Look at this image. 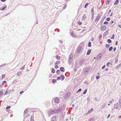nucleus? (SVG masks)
Wrapping results in <instances>:
<instances>
[{"instance_id":"obj_1","label":"nucleus","mask_w":121,"mask_h":121,"mask_svg":"<svg viewBox=\"0 0 121 121\" xmlns=\"http://www.w3.org/2000/svg\"><path fill=\"white\" fill-rule=\"evenodd\" d=\"M73 54L72 53H71L69 55L68 58V62L69 64H71L73 61Z\"/></svg>"},{"instance_id":"obj_2","label":"nucleus","mask_w":121,"mask_h":121,"mask_svg":"<svg viewBox=\"0 0 121 121\" xmlns=\"http://www.w3.org/2000/svg\"><path fill=\"white\" fill-rule=\"evenodd\" d=\"M59 99L57 97L55 98L54 99V102H53V101L52 100V105H53V107L54 108L56 107L55 106V105H54V104H55L56 103H59Z\"/></svg>"},{"instance_id":"obj_3","label":"nucleus","mask_w":121,"mask_h":121,"mask_svg":"<svg viewBox=\"0 0 121 121\" xmlns=\"http://www.w3.org/2000/svg\"><path fill=\"white\" fill-rule=\"evenodd\" d=\"M71 95L70 92H68L66 93V94L64 95V97L65 99H66L69 98Z\"/></svg>"},{"instance_id":"obj_4","label":"nucleus","mask_w":121,"mask_h":121,"mask_svg":"<svg viewBox=\"0 0 121 121\" xmlns=\"http://www.w3.org/2000/svg\"><path fill=\"white\" fill-rule=\"evenodd\" d=\"M82 49V46H79L77 49V52L78 53H79L81 51Z\"/></svg>"},{"instance_id":"obj_5","label":"nucleus","mask_w":121,"mask_h":121,"mask_svg":"<svg viewBox=\"0 0 121 121\" xmlns=\"http://www.w3.org/2000/svg\"><path fill=\"white\" fill-rule=\"evenodd\" d=\"M100 18V14H98V16L96 17L95 19V22L97 23Z\"/></svg>"},{"instance_id":"obj_6","label":"nucleus","mask_w":121,"mask_h":121,"mask_svg":"<svg viewBox=\"0 0 121 121\" xmlns=\"http://www.w3.org/2000/svg\"><path fill=\"white\" fill-rule=\"evenodd\" d=\"M48 113V115L50 116H51L52 114L56 113H55L54 109V110L49 111Z\"/></svg>"},{"instance_id":"obj_7","label":"nucleus","mask_w":121,"mask_h":121,"mask_svg":"<svg viewBox=\"0 0 121 121\" xmlns=\"http://www.w3.org/2000/svg\"><path fill=\"white\" fill-rule=\"evenodd\" d=\"M65 76L64 75L62 74L60 76H59L57 78V80H60V79L61 78L62 80H63L65 78Z\"/></svg>"},{"instance_id":"obj_8","label":"nucleus","mask_w":121,"mask_h":121,"mask_svg":"<svg viewBox=\"0 0 121 121\" xmlns=\"http://www.w3.org/2000/svg\"><path fill=\"white\" fill-rule=\"evenodd\" d=\"M114 108L116 109H118L119 110L120 109L119 108V105L118 102H117L114 104Z\"/></svg>"},{"instance_id":"obj_9","label":"nucleus","mask_w":121,"mask_h":121,"mask_svg":"<svg viewBox=\"0 0 121 121\" xmlns=\"http://www.w3.org/2000/svg\"><path fill=\"white\" fill-rule=\"evenodd\" d=\"M66 107V105L65 104H62L61 106L60 107L61 110L62 111L64 110Z\"/></svg>"},{"instance_id":"obj_10","label":"nucleus","mask_w":121,"mask_h":121,"mask_svg":"<svg viewBox=\"0 0 121 121\" xmlns=\"http://www.w3.org/2000/svg\"><path fill=\"white\" fill-rule=\"evenodd\" d=\"M106 27L105 26H102L101 27L100 30L101 31H104L106 29Z\"/></svg>"},{"instance_id":"obj_11","label":"nucleus","mask_w":121,"mask_h":121,"mask_svg":"<svg viewBox=\"0 0 121 121\" xmlns=\"http://www.w3.org/2000/svg\"><path fill=\"white\" fill-rule=\"evenodd\" d=\"M55 113H58L60 111H62L61 110L60 108L59 107L58 108L56 109H55Z\"/></svg>"},{"instance_id":"obj_12","label":"nucleus","mask_w":121,"mask_h":121,"mask_svg":"<svg viewBox=\"0 0 121 121\" xmlns=\"http://www.w3.org/2000/svg\"><path fill=\"white\" fill-rule=\"evenodd\" d=\"M56 116H52L51 119V121H57V120H56Z\"/></svg>"},{"instance_id":"obj_13","label":"nucleus","mask_w":121,"mask_h":121,"mask_svg":"<svg viewBox=\"0 0 121 121\" xmlns=\"http://www.w3.org/2000/svg\"><path fill=\"white\" fill-rule=\"evenodd\" d=\"M85 61V60L84 59H81L80 61H79V64L80 65L82 66V64L84 63Z\"/></svg>"},{"instance_id":"obj_14","label":"nucleus","mask_w":121,"mask_h":121,"mask_svg":"<svg viewBox=\"0 0 121 121\" xmlns=\"http://www.w3.org/2000/svg\"><path fill=\"white\" fill-rule=\"evenodd\" d=\"M91 15H94V9L93 7L91 8Z\"/></svg>"},{"instance_id":"obj_15","label":"nucleus","mask_w":121,"mask_h":121,"mask_svg":"<svg viewBox=\"0 0 121 121\" xmlns=\"http://www.w3.org/2000/svg\"><path fill=\"white\" fill-rule=\"evenodd\" d=\"M89 70V68H88L85 69L84 72V73H87Z\"/></svg>"},{"instance_id":"obj_16","label":"nucleus","mask_w":121,"mask_h":121,"mask_svg":"<svg viewBox=\"0 0 121 121\" xmlns=\"http://www.w3.org/2000/svg\"><path fill=\"white\" fill-rule=\"evenodd\" d=\"M70 34L73 37H76L75 35L73 32H71Z\"/></svg>"},{"instance_id":"obj_17","label":"nucleus","mask_w":121,"mask_h":121,"mask_svg":"<svg viewBox=\"0 0 121 121\" xmlns=\"http://www.w3.org/2000/svg\"><path fill=\"white\" fill-rule=\"evenodd\" d=\"M60 70L62 72H64L65 71L64 68L63 67H61L60 68Z\"/></svg>"},{"instance_id":"obj_18","label":"nucleus","mask_w":121,"mask_h":121,"mask_svg":"<svg viewBox=\"0 0 121 121\" xmlns=\"http://www.w3.org/2000/svg\"><path fill=\"white\" fill-rule=\"evenodd\" d=\"M108 31L107 30L103 34V36H106L108 35Z\"/></svg>"},{"instance_id":"obj_19","label":"nucleus","mask_w":121,"mask_h":121,"mask_svg":"<svg viewBox=\"0 0 121 121\" xmlns=\"http://www.w3.org/2000/svg\"><path fill=\"white\" fill-rule=\"evenodd\" d=\"M93 110V108H92L91 109L89 110L88 112H87V114L91 113L92 112Z\"/></svg>"},{"instance_id":"obj_20","label":"nucleus","mask_w":121,"mask_h":121,"mask_svg":"<svg viewBox=\"0 0 121 121\" xmlns=\"http://www.w3.org/2000/svg\"><path fill=\"white\" fill-rule=\"evenodd\" d=\"M106 105V103H103L102 105V107H101V109H102L104 108L105 107Z\"/></svg>"},{"instance_id":"obj_21","label":"nucleus","mask_w":121,"mask_h":121,"mask_svg":"<svg viewBox=\"0 0 121 121\" xmlns=\"http://www.w3.org/2000/svg\"><path fill=\"white\" fill-rule=\"evenodd\" d=\"M91 52V49H89L87 51L86 54L87 55H89L90 54Z\"/></svg>"},{"instance_id":"obj_22","label":"nucleus","mask_w":121,"mask_h":121,"mask_svg":"<svg viewBox=\"0 0 121 121\" xmlns=\"http://www.w3.org/2000/svg\"><path fill=\"white\" fill-rule=\"evenodd\" d=\"M7 8L6 5H5L4 6V7L2 8V9L1 8L0 9L2 11H4L5 10V8Z\"/></svg>"},{"instance_id":"obj_23","label":"nucleus","mask_w":121,"mask_h":121,"mask_svg":"<svg viewBox=\"0 0 121 121\" xmlns=\"http://www.w3.org/2000/svg\"><path fill=\"white\" fill-rule=\"evenodd\" d=\"M28 111V109H26L24 111V114H26L27 112Z\"/></svg>"},{"instance_id":"obj_24","label":"nucleus","mask_w":121,"mask_h":121,"mask_svg":"<svg viewBox=\"0 0 121 121\" xmlns=\"http://www.w3.org/2000/svg\"><path fill=\"white\" fill-rule=\"evenodd\" d=\"M119 0H116L114 3V4L115 5H116L118 3Z\"/></svg>"},{"instance_id":"obj_25","label":"nucleus","mask_w":121,"mask_h":121,"mask_svg":"<svg viewBox=\"0 0 121 121\" xmlns=\"http://www.w3.org/2000/svg\"><path fill=\"white\" fill-rule=\"evenodd\" d=\"M110 0H106V4H109L110 2Z\"/></svg>"},{"instance_id":"obj_26","label":"nucleus","mask_w":121,"mask_h":121,"mask_svg":"<svg viewBox=\"0 0 121 121\" xmlns=\"http://www.w3.org/2000/svg\"><path fill=\"white\" fill-rule=\"evenodd\" d=\"M105 17H104V16H103V17H102V20H101V22H100V23H102L103 22V20H104L105 19Z\"/></svg>"},{"instance_id":"obj_27","label":"nucleus","mask_w":121,"mask_h":121,"mask_svg":"<svg viewBox=\"0 0 121 121\" xmlns=\"http://www.w3.org/2000/svg\"><path fill=\"white\" fill-rule=\"evenodd\" d=\"M3 91H0V98L2 96L3 94Z\"/></svg>"},{"instance_id":"obj_28","label":"nucleus","mask_w":121,"mask_h":121,"mask_svg":"<svg viewBox=\"0 0 121 121\" xmlns=\"http://www.w3.org/2000/svg\"><path fill=\"white\" fill-rule=\"evenodd\" d=\"M101 56H99V55H98L96 57V59L97 60L101 58Z\"/></svg>"},{"instance_id":"obj_29","label":"nucleus","mask_w":121,"mask_h":121,"mask_svg":"<svg viewBox=\"0 0 121 121\" xmlns=\"http://www.w3.org/2000/svg\"><path fill=\"white\" fill-rule=\"evenodd\" d=\"M9 90L8 89H7V90H6L5 92V94H4V95H6L8 93H9L10 91L9 92Z\"/></svg>"},{"instance_id":"obj_30","label":"nucleus","mask_w":121,"mask_h":121,"mask_svg":"<svg viewBox=\"0 0 121 121\" xmlns=\"http://www.w3.org/2000/svg\"><path fill=\"white\" fill-rule=\"evenodd\" d=\"M61 118L63 119L65 117V114L62 113L61 114Z\"/></svg>"},{"instance_id":"obj_31","label":"nucleus","mask_w":121,"mask_h":121,"mask_svg":"<svg viewBox=\"0 0 121 121\" xmlns=\"http://www.w3.org/2000/svg\"><path fill=\"white\" fill-rule=\"evenodd\" d=\"M56 82V80L55 79H53L52 80V82L53 83Z\"/></svg>"},{"instance_id":"obj_32","label":"nucleus","mask_w":121,"mask_h":121,"mask_svg":"<svg viewBox=\"0 0 121 121\" xmlns=\"http://www.w3.org/2000/svg\"><path fill=\"white\" fill-rule=\"evenodd\" d=\"M107 42L108 43H111L112 41L110 39H109L107 40Z\"/></svg>"},{"instance_id":"obj_33","label":"nucleus","mask_w":121,"mask_h":121,"mask_svg":"<svg viewBox=\"0 0 121 121\" xmlns=\"http://www.w3.org/2000/svg\"><path fill=\"white\" fill-rule=\"evenodd\" d=\"M89 4V3H86L84 6V8H86Z\"/></svg>"},{"instance_id":"obj_34","label":"nucleus","mask_w":121,"mask_h":121,"mask_svg":"<svg viewBox=\"0 0 121 121\" xmlns=\"http://www.w3.org/2000/svg\"><path fill=\"white\" fill-rule=\"evenodd\" d=\"M94 118H91L88 120V121H94Z\"/></svg>"},{"instance_id":"obj_35","label":"nucleus","mask_w":121,"mask_h":121,"mask_svg":"<svg viewBox=\"0 0 121 121\" xmlns=\"http://www.w3.org/2000/svg\"><path fill=\"white\" fill-rule=\"evenodd\" d=\"M91 43L90 41H89L88 44V46L89 47H90L91 46Z\"/></svg>"},{"instance_id":"obj_36","label":"nucleus","mask_w":121,"mask_h":121,"mask_svg":"<svg viewBox=\"0 0 121 121\" xmlns=\"http://www.w3.org/2000/svg\"><path fill=\"white\" fill-rule=\"evenodd\" d=\"M86 18V16L85 14H84L82 18V19L85 20Z\"/></svg>"},{"instance_id":"obj_37","label":"nucleus","mask_w":121,"mask_h":121,"mask_svg":"<svg viewBox=\"0 0 121 121\" xmlns=\"http://www.w3.org/2000/svg\"><path fill=\"white\" fill-rule=\"evenodd\" d=\"M102 35L101 34H100L99 35V40H100V39H101L102 38Z\"/></svg>"},{"instance_id":"obj_38","label":"nucleus","mask_w":121,"mask_h":121,"mask_svg":"<svg viewBox=\"0 0 121 121\" xmlns=\"http://www.w3.org/2000/svg\"><path fill=\"white\" fill-rule=\"evenodd\" d=\"M18 82V81L17 80H14L13 82V84H15L17 82Z\"/></svg>"},{"instance_id":"obj_39","label":"nucleus","mask_w":121,"mask_h":121,"mask_svg":"<svg viewBox=\"0 0 121 121\" xmlns=\"http://www.w3.org/2000/svg\"><path fill=\"white\" fill-rule=\"evenodd\" d=\"M94 99L95 101H99V100L97 99V97H95Z\"/></svg>"},{"instance_id":"obj_40","label":"nucleus","mask_w":121,"mask_h":121,"mask_svg":"<svg viewBox=\"0 0 121 121\" xmlns=\"http://www.w3.org/2000/svg\"><path fill=\"white\" fill-rule=\"evenodd\" d=\"M112 49H113V47L112 46L111 47H110L109 48V51H111L112 50Z\"/></svg>"},{"instance_id":"obj_41","label":"nucleus","mask_w":121,"mask_h":121,"mask_svg":"<svg viewBox=\"0 0 121 121\" xmlns=\"http://www.w3.org/2000/svg\"><path fill=\"white\" fill-rule=\"evenodd\" d=\"M56 58L58 60H59L60 59V57L58 55H56Z\"/></svg>"},{"instance_id":"obj_42","label":"nucleus","mask_w":121,"mask_h":121,"mask_svg":"<svg viewBox=\"0 0 121 121\" xmlns=\"http://www.w3.org/2000/svg\"><path fill=\"white\" fill-rule=\"evenodd\" d=\"M82 90V89L81 88H80L76 92L77 93H78L79 92H81Z\"/></svg>"},{"instance_id":"obj_43","label":"nucleus","mask_w":121,"mask_h":121,"mask_svg":"<svg viewBox=\"0 0 121 121\" xmlns=\"http://www.w3.org/2000/svg\"><path fill=\"white\" fill-rule=\"evenodd\" d=\"M87 91V89H85L84 90V92H83V95L85 94L86 93Z\"/></svg>"},{"instance_id":"obj_44","label":"nucleus","mask_w":121,"mask_h":121,"mask_svg":"<svg viewBox=\"0 0 121 121\" xmlns=\"http://www.w3.org/2000/svg\"><path fill=\"white\" fill-rule=\"evenodd\" d=\"M55 70L54 68H53L52 70V72L53 73H55Z\"/></svg>"},{"instance_id":"obj_45","label":"nucleus","mask_w":121,"mask_h":121,"mask_svg":"<svg viewBox=\"0 0 121 121\" xmlns=\"http://www.w3.org/2000/svg\"><path fill=\"white\" fill-rule=\"evenodd\" d=\"M115 37V35L114 34H113L112 35V36L111 38V39H113Z\"/></svg>"},{"instance_id":"obj_46","label":"nucleus","mask_w":121,"mask_h":121,"mask_svg":"<svg viewBox=\"0 0 121 121\" xmlns=\"http://www.w3.org/2000/svg\"><path fill=\"white\" fill-rule=\"evenodd\" d=\"M60 63V61H58L56 62L55 63V64L56 65L59 64Z\"/></svg>"},{"instance_id":"obj_47","label":"nucleus","mask_w":121,"mask_h":121,"mask_svg":"<svg viewBox=\"0 0 121 121\" xmlns=\"http://www.w3.org/2000/svg\"><path fill=\"white\" fill-rule=\"evenodd\" d=\"M115 63H117V62H118V58L117 57V58H116L115 59Z\"/></svg>"},{"instance_id":"obj_48","label":"nucleus","mask_w":121,"mask_h":121,"mask_svg":"<svg viewBox=\"0 0 121 121\" xmlns=\"http://www.w3.org/2000/svg\"><path fill=\"white\" fill-rule=\"evenodd\" d=\"M25 68V65L22 66L20 68V69L21 70H23V69Z\"/></svg>"},{"instance_id":"obj_49","label":"nucleus","mask_w":121,"mask_h":121,"mask_svg":"<svg viewBox=\"0 0 121 121\" xmlns=\"http://www.w3.org/2000/svg\"><path fill=\"white\" fill-rule=\"evenodd\" d=\"M110 46V45L109 44H107L106 45V47L107 48H108Z\"/></svg>"},{"instance_id":"obj_50","label":"nucleus","mask_w":121,"mask_h":121,"mask_svg":"<svg viewBox=\"0 0 121 121\" xmlns=\"http://www.w3.org/2000/svg\"><path fill=\"white\" fill-rule=\"evenodd\" d=\"M100 77V76L99 75H98L96 76V78L97 79H99Z\"/></svg>"},{"instance_id":"obj_51","label":"nucleus","mask_w":121,"mask_h":121,"mask_svg":"<svg viewBox=\"0 0 121 121\" xmlns=\"http://www.w3.org/2000/svg\"><path fill=\"white\" fill-rule=\"evenodd\" d=\"M67 7V5L66 4H65V5L64 6L63 8V10L65 9L66 7Z\"/></svg>"},{"instance_id":"obj_52","label":"nucleus","mask_w":121,"mask_h":121,"mask_svg":"<svg viewBox=\"0 0 121 121\" xmlns=\"http://www.w3.org/2000/svg\"><path fill=\"white\" fill-rule=\"evenodd\" d=\"M108 24V22L107 21H105L104 23V24L107 25Z\"/></svg>"},{"instance_id":"obj_53","label":"nucleus","mask_w":121,"mask_h":121,"mask_svg":"<svg viewBox=\"0 0 121 121\" xmlns=\"http://www.w3.org/2000/svg\"><path fill=\"white\" fill-rule=\"evenodd\" d=\"M110 17H108L106 18V20L108 21H109L110 20Z\"/></svg>"},{"instance_id":"obj_54","label":"nucleus","mask_w":121,"mask_h":121,"mask_svg":"<svg viewBox=\"0 0 121 121\" xmlns=\"http://www.w3.org/2000/svg\"><path fill=\"white\" fill-rule=\"evenodd\" d=\"M11 107V106H7L6 107V109H9Z\"/></svg>"},{"instance_id":"obj_55","label":"nucleus","mask_w":121,"mask_h":121,"mask_svg":"<svg viewBox=\"0 0 121 121\" xmlns=\"http://www.w3.org/2000/svg\"><path fill=\"white\" fill-rule=\"evenodd\" d=\"M53 64V61H50V65H52Z\"/></svg>"},{"instance_id":"obj_56","label":"nucleus","mask_w":121,"mask_h":121,"mask_svg":"<svg viewBox=\"0 0 121 121\" xmlns=\"http://www.w3.org/2000/svg\"><path fill=\"white\" fill-rule=\"evenodd\" d=\"M60 71L59 70H58L56 71V73H60Z\"/></svg>"},{"instance_id":"obj_57","label":"nucleus","mask_w":121,"mask_h":121,"mask_svg":"<svg viewBox=\"0 0 121 121\" xmlns=\"http://www.w3.org/2000/svg\"><path fill=\"white\" fill-rule=\"evenodd\" d=\"M110 64V62H108L107 64H106V65L108 67H109V65Z\"/></svg>"},{"instance_id":"obj_58","label":"nucleus","mask_w":121,"mask_h":121,"mask_svg":"<svg viewBox=\"0 0 121 121\" xmlns=\"http://www.w3.org/2000/svg\"><path fill=\"white\" fill-rule=\"evenodd\" d=\"M6 82V81H3L2 84V85L3 86V85Z\"/></svg>"},{"instance_id":"obj_59","label":"nucleus","mask_w":121,"mask_h":121,"mask_svg":"<svg viewBox=\"0 0 121 121\" xmlns=\"http://www.w3.org/2000/svg\"><path fill=\"white\" fill-rule=\"evenodd\" d=\"M5 76V74H2V78H4Z\"/></svg>"},{"instance_id":"obj_60","label":"nucleus","mask_w":121,"mask_h":121,"mask_svg":"<svg viewBox=\"0 0 121 121\" xmlns=\"http://www.w3.org/2000/svg\"><path fill=\"white\" fill-rule=\"evenodd\" d=\"M78 24L79 25H81L82 24V23L80 22V21L78 22Z\"/></svg>"},{"instance_id":"obj_61","label":"nucleus","mask_w":121,"mask_h":121,"mask_svg":"<svg viewBox=\"0 0 121 121\" xmlns=\"http://www.w3.org/2000/svg\"><path fill=\"white\" fill-rule=\"evenodd\" d=\"M98 55H99V56L102 57L103 55V54L102 53H99Z\"/></svg>"},{"instance_id":"obj_62","label":"nucleus","mask_w":121,"mask_h":121,"mask_svg":"<svg viewBox=\"0 0 121 121\" xmlns=\"http://www.w3.org/2000/svg\"><path fill=\"white\" fill-rule=\"evenodd\" d=\"M21 73V72H18L17 73V75H20Z\"/></svg>"},{"instance_id":"obj_63","label":"nucleus","mask_w":121,"mask_h":121,"mask_svg":"<svg viewBox=\"0 0 121 121\" xmlns=\"http://www.w3.org/2000/svg\"><path fill=\"white\" fill-rule=\"evenodd\" d=\"M58 67V66L57 65H56L55 66V68L56 69H57Z\"/></svg>"},{"instance_id":"obj_64","label":"nucleus","mask_w":121,"mask_h":121,"mask_svg":"<svg viewBox=\"0 0 121 121\" xmlns=\"http://www.w3.org/2000/svg\"><path fill=\"white\" fill-rule=\"evenodd\" d=\"M34 120L32 118V116H31L30 118V121H33Z\"/></svg>"}]
</instances>
